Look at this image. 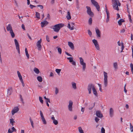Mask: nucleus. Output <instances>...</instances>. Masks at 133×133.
Segmentation results:
<instances>
[{"mask_svg":"<svg viewBox=\"0 0 133 133\" xmlns=\"http://www.w3.org/2000/svg\"><path fill=\"white\" fill-rule=\"evenodd\" d=\"M112 6L113 8L117 11L119 10L118 7V6L121 5V3L119 2L118 0H112Z\"/></svg>","mask_w":133,"mask_h":133,"instance_id":"obj_1","label":"nucleus"},{"mask_svg":"<svg viewBox=\"0 0 133 133\" xmlns=\"http://www.w3.org/2000/svg\"><path fill=\"white\" fill-rule=\"evenodd\" d=\"M64 24L63 23H59L54 25L53 28V29L54 31L58 32L61 28L63 27Z\"/></svg>","mask_w":133,"mask_h":133,"instance_id":"obj_2","label":"nucleus"},{"mask_svg":"<svg viewBox=\"0 0 133 133\" xmlns=\"http://www.w3.org/2000/svg\"><path fill=\"white\" fill-rule=\"evenodd\" d=\"M103 73L104 77V87H106L108 84L107 74L105 71H104Z\"/></svg>","mask_w":133,"mask_h":133,"instance_id":"obj_3","label":"nucleus"},{"mask_svg":"<svg viewBox=\"0 0 133 133\" xmlns=\"http://www.w3.org/2000/svg\"><path fill=\"white\" fill-rule=\"evenodd\" d=\"M86 8L87 9V12L88 14L90 16L92 17L94 16V14L91 11L90 7L88 6H86Z\"/></svg>","mask_w":133,"mask_h":133,"instance_id":"obj_4","label":"nucleus"},{"mask_svg":"<svg viewBox=\"0 0 133 133\" xmlns=\"http://www.w3.org/2000/svg\"><path fill=\"white\" fill-rule=\"evenodd\" d=\"M95 88L94 85L93 84H88V90L89 91V94L91 93V89L93 90Z\"/></svg>","mask_w":133,"mask_h":133,"instance_id":"obj_5","label":"nucleus"},{"mask_svg":"<svg viewBox=\"0 0 133 133\" xmlns=\"http://www.w3.org/2000/svg\"><path fill=\"white\" fill-rule=\"evenodd\" d=\"M14 42L16 49L17 50L18 53L19 54H20L19 46L18 44V41L16 39H15Z\"/></svg>","mask_w":133,"mask_h":133,"instance_id":"obj_6","label":"nucleus"},{"mask_svg":"<svg viewBox=\"0 0 133 133\" xmlns=\"http://www.w3.org/2000/svg\"><path fill=\"white\" fill-rule=\"evenodd\" d=\"M42 41V39L41 38L36 43V45L38 48V50H41L42 49V45H41Z\"/></svg>","mask_w":133,"mask_h":133,"instance_id":"obj_7","label":"nucleus"},{"mask_svg":"<svg viewBox=\"0 0 133 133\" xmlns=\"http://www.w3.org/2000/svg\"><path fill=\"white\" fill-rule=\"evenodd\" d=\"M73 102L71 101H70L69 102V104L68 105V108L69 110L71 111H72V105Z\"/></svg>","mask_w":133,"mask_h":133,"instance_id":"obj_8","label":"nucleus"},{"mask_svg":"<svg viewBox=\"0 0 133 133\" xmlns=\"http://www.w3.org/2000/svg\"><path fill=\"white\" fill-rule=\"evenodd\" d=\"M7 94L8 95H11L13 92V90L12 87L8 88L7 89Z\"/></svg>","mask_w":133,"mask_h":133,"instance_id":"obj_9","label":"nucleus"},{"mask_svg":"<svg viewBox=\"0 0 133 133\" xmlns=\"http://www.w3.org/2000/svg\"><path fill=\"white\" fill-rule=\"evenodd\" d=\"M19 108L17 107H15L11 111L12 114L14 115V114L18 112L19 110Z\"/></svg>","mask_w":133,"mask_h":133,"instance_id":"obj_10","label":"nucleus"},{"mask_svg":"<svg viewBox=\"0 0 133 133\" xmlns=\"http://www.w3.org/2000/svg\"><path fill=\"white\" fill-rule=\"evenodd\" d=\"M96 115L99 118H102L103 117V115L99 111H97L96 112Z\"/></svg>","mask_w":133,"mask_h":133,"instance_id":"obj_11","label":"nucleus"},{"mask_svg":"<svg viewBox=\"0 0 133 133\" xmlns=\"http://www.w3.org/2000/svg\"><path fill=\"white\" fill-rule=\"evenodd\" d=\"M68 45L72 50H74V47L73 44L70 42H68Z\"/></svg>","mask_w":133,"mask_h":133,"instance_id":"obj_12","label":"nucleus"},{"mask_svg":"<svg viewBox=\"0 0 133 133\" xmlns=\"http://www.w3.org/2000/svg\"><path fill=\"white\" fill-rule=\"evenodd\" d=\"M48 24V22L46 21H44L43 22H41V27L43 28L45 26L47 25Z\"/></svg>","mask_w":133,"mask_h":133,"instance_id":"obj_13","label":"nucleus"},{"mask_svg":"<svg viewBox=\"0 0 133 133\" xmlns=\"http://www.w3.org/2000/svg\"><path fill=\"white\" fill-rule=\"evenodd\" d=\"M109 115L111 117H112L114 115V110L112 108H110L109 110Z\"/></svg>","mask_w":133,"mask_h":133,"instance_id":"obj_14","label":"nucleus"},{"mask_svg":"<svg viewBox=\"0 0 133 133\" xmlns=\"http://www.w3.org/2000/svg\"><path fill=\"white\" fill-rule=\"evenodd\" d=\"M82 66V69L83 71H85L86 67V63L84 62L80 63Z\"/></svg>","mask_w":133,"mask_h":133,"instance_id":"obj_15","label":"nucleus"},{"mask_svg":"<svg viewBox=\"0 0 133 133\" xmlns=\"http://www.w3.org/2000/svg\"><path fill=\"white\" fill-rule=\"evenodd\" d=\"M96 32L97 37H101V32L98 29L96 30Z\"/></svg>","mask_w":133,"mask_h":133,"instance_id":"obj_16","label":"nucleus"},{"mask_svg":"<svg viewBox=\"0 0 133 133\" xmlns=\"http://www.w3.org/2000/svg\"><path fill=\"white\" fill-rule=\"evenodd\" d=\"M66 17L68 20H69L71 18V14L69 11H68L67 15L66 16Z\"/></svg>","mask_w":133,"mask_h":133,"instance_id":"obj_17","label":"nucleus"},{"mask_svg":"<svg viewBox=\"0 0 133 133\" xmlns=\"http://www.w3.org/2000/svg\"><path fill=\"white\" fill-rule=\"evenodd\" d=\"M6 29L8 31H10L12 30V28L11 25L10 24H9L6 27Z\"/></svg>","mask_w":133,"mask_h":133,"instance_id":"obj_18","label":"nucleus"},{"mask_svg":"<svg viewBox=\"0 0 133 133\" xmlns=\"http://www.w3.org/2000/svg\"><path fill=\"white\" fill-rule=\"evenodd\" d=\"M17 73L18 76L19 78V79L20 81H22L23 80L22 79V76L21 75L20 72H19V71H17Z\"/></svg>","mask_w":133,"mask_h":133,"instance_id":"obj_19","label":"nucleus"},{"mask_svg":"<svg viewBox=\"0 0 133 133\" xmlns=\"http://www.w3.org/2000/svg\"><path fill=\"white\" fill-rule=\"evenodd\" d=\"M94 6L96 8L98 11H99L100 10V6L98 3L94 5Z\"/></svg>","mask_w":133,"mask_h":133,"instance_id":"obj_20","label":"nucleus"},{"mask_svg":"<svg viewBox=\"0 0 133 133\" xmlns=\"http://www.w3.org/2000/svg\"><path fill=\"white\" fill-rule=\"evenodd\" d=\"M94 6L96 8L98 11H99L100 10V6L98 3L94 5Z\"/></svg>","mask_w":133,"mask_h":133,"instance_id":"obj_21","label":"nucleus"},{"mask_svg":"<svg viewBox=\"0 0 133 133\" xmlns=\"http://www.w3.org/2000/svg\"><path fill=\"white\" fill-rule=\"evenodd\" d=\"M71 84L72 88L74 89H77L76 84L74 82H72L71 83Z\"/></svg>","mask_w":133,"mask_h":133,"instance_id":"obj_22","label":"nucleus"},{"mask_svg":"<svg viewBox=\"0 0 133 133\" xmlns=\"http://www.w3.org/2000/svg\"><path fill=\"white\" fill-rule=\"evenodd\" d=\"M92 91L93 92V94L95 96L97 97L98 95L97 92V91L95 89V88L93 89Z\"/></svg>","mask_w":133,"mask_h":133,"instance_id":"obj_23","label":"nucleus"},{"mask_svg":"<svg viewBox=\"0 0 133 133\" xmlns=\"http://www.w3.org/2000/svg\"><path fill=\"white\" fill-rule=\"evenodd\" d=\"M34 71L37 74H38L39 73V71L38 69L37 68H34Z\"/></svg>","mask_w":133,"mask_h":133,"instance_id":"obj_24","label":"nucleus"},{"mask_svg":"<svg viewBox=\"0 0 133 133\" xmlns=\"http://www.w3.org/2000/svg\"><path fill=\"white\" fill-rule=\"evenodd\" d=\"M10 33L12 38H13L15 37V34L13 30L10 31Z\"/></svg>","mask_w":133,"mask_h":133,"instance_id":"obj_25","label":"nucleus"},{"mask_svg":"<svg viewBox=\"0 0 133 133\" xmlns=\"http://www.w3.org/2000/svg\"><path fill=\"white\" fill-rule=\"evenodd\" d=\"M125 21L123 19H120L118 21V23L119 25H122V23L124 22Z\"/></svg>","mask_w":133,"mask_h":133,"instance_id":"obj_26","label":"nucleus"},{"mask_svg":"<svg viewBox=\"0 0 133 133\" xmlns=\"http://www.w3.org/2000/svg\"><path fill=\"white\" fill-rule=\"evenodd\" d=\"M25 54H26V56H27L28 59H29V55L28 54V51H27V50L26 48H25Z\"/></svg>","mask_w":133,"mask_h":133,"instance_id":"obj_27","label":"nucleus"},{"mask_svg":"<svg viewBox=\"0 0 133 133\" xmlns=\"http://www.w3.org/2000/svg\"><path fill=\"white\" fill-rule=\"evenodd\" d=\"M36 18L39 19L40 18V14L38 12H36Z\"/></svg>","mask_w":133,"mask_h":133,"instance_id":"obj_28","label":"nucleus"},{"mask_svg":"<svg viewBox=\"0 0 133 133\" xmlns=\"http://www.w3.org/2000/svg\"><path fill=\"white\" fill-rule=\"evenodd\" d=\"M38 80L39 82H42V78L41 77L38 76L37 77Z\"/></svg>","mask_w":133,"mask_h":133,"instance_id":"obj_29","label":"nucleus"},{"mask_svg":"<svg viewBox=\"0 0 133 133\" xmlns=\"http://www.w3.org/2000/svg\"><path fill=\"white\" fill-rule=\"evenodd\" d=\"M29 119H30L32 127L33 128H34V126L33 121L32 120V119L31 118V117Z\"/></svg>","mask_w":133,"mask_h":133,"instance_id":"obj_30","label":"nucleus"},{"mask_svg":"<svg viewBox=\"0 0 133 133\" xmlns=\"http://www.w3.org/2000/svg\"><path fill=\"white\" fill-rule=\"evenodd\" d=\"M78 129L80 133H84L81 127H79L78 128Z\"/></svg>","mask_w":133,"mask_h":133,"instance_id":"obj_31","label":"nucleus"},{"mask_svg":"<svg viewBox=\"0 0 133 133\" xmlns=\"http://www.w3.org/2000/svg\"><path fill=\"white\" fill-rule=\"evenodd\" d=\"M92 4L94 5L96 4L97 2L95 0H91Z\"/></svg>","mask_w":133,"mask_h":133,"instance_id":"obj_32","label":"nucleus"},{"mask_svg":"<svg viewBox=\"0 0 133 133\" xmlns=\"http://www.w3.org/2000/svg\"><path fill=\"white\" fill-rule=\"evenodd\" d=\"M67 59L69 60V61L70 62H72L73 61V58L72 57H67Z\"/></svg>","mask_w":133,"mask_h":133,"instance_id":"obj_33","label":"nucleus"},{"mask_svg":"<svg viewBox=\"0 0 133 133\" xmlns=\"http://www.w3.org/2000/svg\"><path fill=\"white\" fill-rule=\"evenodd\" d=\"M114 67L115 69H117V62H115L114 63Z\"/></svg>","mask_w":133,"mask_h":133,"instance_id":"obj_34","label":"nucleus"},{"mask_svg":"<svg viewBox=\"0 0 133 133\" xmlns=\"http://www.w3.org/2000/svg\"><path fill=\"white\" fill-rule=\"evenodd\" d=\"M92 19L90 17L89 20V25H91L92 24Z\"/></svg>","mask_w":133,"mask_h":133,"instance_id":"obj_35","label":"nucleus"},{"mask_svg":"<svg viewBox=\"0 0 133 133\" xmlns=\"http://www.w3.org/2000/svg\"><path fill=\"white\" fill-rule=\"evenodd\" d=\"M40 116L41 118V119H43V118H44V116L43 115V114L42 111H40Z\"/></svg>","mask_w":133,"mask_h":133,"instance_id":"obj_36","label":"nucleus"},{"mask_svg":"<svg viewBox=\"0 0 133 133\" xmlns=\"http://www.w3.org/2000/svg\"><path fill=\"white\" fill-rule=\"evenodd\" d=\"M39 100L40 102L42 104H43V101L42 99V98L41 97L39 96Z\"/></svg>","mask_w":133,"mask_h":133,"instance_id":"obj_37","label":"nucleus"},{"mask_svg":"<svg viewBox=\"0 0 133 133\" xmlns=\"http://www.w3.org/2000/svg\"><path fill=\"white\" fill-rule=\"evenodd\" d=\"M92 42L94 43V45L97 44L98 43L97 41L94 39L92 40Z\"/></svg>","mask_w":133,"mask_h":133,"instance_id":"obj_38","label":"nucleus"},{"mask_svg":"<svg viewBox=\"0 0 133 133\" xmlns=\"http://www.w3.org/2000/svg\"><path fill=\"white\" fill-rule=\"evenodd\" d=\"M57 50H58V52L59 53V54H61L62 53V49H61V48H58Z\"/></svg>","mask_w":133,"mask_h":133,"instance_id":"obj_39","label":"nucleus"},{"mask_svg":"<svg viewBox=\"0 0 133 133\" xmlns=\"http://www.w3.org/2000/svg\"><path fill=\"white\" fill-rule=\"evenodd\" d=\"M95 45L97 50H98L99 49V48L98 43L97 44Z\"/></svg>","mask_w":133,"mask_h":133,"instance_id":"obj_40","label":"nucleus"},{"mask_svg":"<svg viewBox=\"0 0 133 133\" xmlns=\"http://www.w3.org/2000/svg\"><path fill=\"white\" fill-rule=\"evenodd\" d=\"M19 96H20V99L21 101H22V102L23 103V104H24V103L23 102V98H22V95H19Z\"/></svg>","mask_w":133,"mask_h":133,"instance_id":"obj_41","label":"nucleus"},{"mask_svg":"<svg viewBox=\"0 0 133 133\" xmlns=\"http://www.w3.org/2000/svg\"><path fill=\"white\" fill-rule=\"evenodd\" d=\"M61 71V69H56V71L58 74L60 73Z\"/></svg>","mask_w":133,"mask_h":133,"instance_id":"obj_42","label":"nucleus"},{"mask_svg":"<svg viewBox=\"0 0 133 133\" xmlns=\"http://www.w3.org/2000/svg\"><path fill=\"white\" fill-rule=\"evenodd\" d=\"M53 123L55 125H56L58 124V121L55 119L53 121Z\"/></svg>","mask_w":133,"mask_h":133,"instance_id":"obj_43","label":"nucleus"},{"mask_svg":"<svg viewBox=\"0 0 133 133\" xmlns=\"http://www.w3.org/2000/svg\"><path fill=\"white\" fill-rule=\"evenodd\" d=\"M101 133H105V130L103 127H102L101 129Z\"/></svg>","mask_w":133,"mask_h":133,"instance_id":"obj_44","label":"nucleus"},{"mask_svg":"<svg viewBox=\"0 0 133 133\" xmlns=\"http://www.w3.org/2000/svg\"><path fill=\"white\" fill-rule=\"evenodd\" d=\"M80 59V63L84 62V60L81 57H80L79 58Z\"/></svg>","mask_w":133,"mask_h":133,"instance_id":"obj_45","label":"nucleus"},{"mask_svg":"<svg viewBox=\"0 0 133 133\" xmlns=\"http://www.w3.org/2000/svg\"><path fill=\"white\" fill-rule=\"evenodd\" d=\"M124 48V47L123 45V43H122V47H121V52H122Z\"/></svg>","mask_w":133,"mask_h":133,"instance_id":"obj_46","label":"nucleus"},{"mask_svg":"<svg viewBox=\"0 0 133 133\" xmlns=\"http://www.w3.org/2000/svg\"><path fill=\"white\" fill-rule=\"evenodd\" d=\"M130 129L131 131H133V126L132 125L131 123H130Z\"/></svg>","mask_w":133,"mask_h":133,"instance_id":"obj_47","label":"nucleus"},{"mask_svg":"<svg viewBox=\"0 0 133 133\" xmlns=\"http://www.w3.org/2000/svg\"><path fill=\"white\" fill-rule=\"evenodd\" d=\"M10 123H14L15 122L13 119L11 118L10 119Z\"/></svg>","mask_w":133,"mask_h":133,"instance_id":"obj_48","label":"nucleus"},{"mask_svg":"<svg viewBox=\"0 0 133 133\" xmlns=\"http://www.w3.org/2000/svg\"><path fill=\"white\" fill-rule=\"evenodd\" d=\"M42 119L44 124H46V122L45 118H43V119Z\"/></svg>","mask_w":133,"mask_h":133,"instance_id":"obj_49","label":"nucleus"},{"mask_svg":"<svg viewBox=\"0 0 133 133\" xmlns=\"http://www.w3.org/2000/svg\"><path fill=\"white\" fill-rule=\"evenodd\" d=\"M12 131L13 132H16V129L14 128V127H13L11 129Z\"/></svg>","mask_w":133,"mask_h":133,"instance_id":"obj_50","label":"nucleus"},{"mask_svg":"<svg viewBox=\"0 0 133 133\" xmlns=\"http://www.w3.org/2000/svg\"><path fill=\"white\" fill-rule=\"evenodd\" d=\"M58 92V90L57 88H55V93L56 94H57Z\"/></svg>","mask_w":133,"mask_h":133,"instance_id":"obj_51","label":"nucleus"},{"mask_svg":"<svg viewBox=\"0 0 133 133\" xmlns=\"http://www.w3.org/2000/svg\"><path fill=\"white\" fill-rule=\"evenodd\" d=\"M128 17L129 18V19L130 22H132V19H131V16L130 15H128Z\"/></svg>","mask_w":133,"mask_h":133,"instance_id":"obj_52","label":"nucleus"},{"mask_svg":"<svg viewBox=\"0 0 133 133\" xmlns=\"http://www.w3.org/2000/svg\"><path fill=\"white\" fill-rule=\"evenodd\" d=\"M95 120L96 122H98L99 119L97 117H96L95 118Z\"/></svg>","mask_w":133,"mask_h":133,"instance_id":"obj_53","label":"nucleus"},{"mask_svg":"<svg viewBox=\"0 0 133 133\" xmlns=\"http://www.w3.org/2000/svg\"><path fill=\"white\" fill-rule=\"evenodd\" d=\"M94 105L91 107H89V110H92L93 108V107H94V106L95 105V103H94Z\"/></svg>","mask_w":133,"mask_h":133,"instance_id":"obj_54","label":"nucleus"},{"mask_svg":"<svg viewBox=\"0 0 133 133\" xmlns=\"http://www.w3.org/2000/svg\"><path fill=\"white\" fill-rule=\"evenodd\" d=\"M46 40L48 42H49L50 41V39H49V38L48 35L46 36Z\"/></svg>","mask_w":133,"mask_h":133,"instance_id":"obj_55","label":"nucleus"},{"mask_svg":"<svg viewBox=\"0 0 133 133\" xmlns=\"http://www.w3.org/2000/svg\"><path fill=\"white\" fill-rule=\"evenodd\" d=\"M88 34L90 35L91 36L92 35V32H91V31L89 30H88Z\"/></svg>","mask_w":133,"mask_h":133,"instance_id":"obj_56","label":"nucleus"},{"mask_svg":"<svg viewBox=\"0 0 133 133\" xmlns=\"http://www.w3.org/2000/svg\"><path fill=\"white\" fill-rule=\"evenodd\" d=\"M30 8L31 9H32L34 7H36V6H35V5H32L31 4H30Z\"/></svg>","mask_w":133,"mask_h":133,"instance_id":"obj_57","label":"nucleus"},{"mask_svg":"<svg viewBox=\"0 0 133 133\" xmlns=\"http://www.w3.org/2000/svg\"><path fill=\"white\" fill-rule=\"evenodd\" d=\"M98 86L99 87V90L101 91H102V89L101 88V85L100 84H98Z\"/></svg>","mask_w":133,"mask_h":133,"instance_id":"obj_58","label":"nucleus"},{"mask_svg":"<svg viewBox=\"0 0 133 133\" xmlns=\"http://www.w3.org/2000/svg\"><path fill=\"white\" fill-rule=\"evenodd\" d=\"M38 7H40V8L42 9L43 8V6L42 5H38L37 6Z\"/></svg>","mask_w":133,"mask_h":133,"instance_id":"obj_59","label":"nucleus"},{"mask_svg":"<svg viewBox=\"0 0 133 133\" xmlns=\"http://www.w3.org/2000/svg\"><path fill=\"white\" fill-rule=\"evenodd\" d=\"M110 17H107L106 19V22L108 23Z\"/></svg>","mask_w":133,"mask_h":133,"instance_id":"obj_60","label":"nucleus"},{"mask_svg":"<svg viewBox=\"0 0 133 133\" xmlns=\"http://www.w3.org/2000/svg\"><path fill=\"white\" fill-rule=\"evenodd\" d=\"M13 132V131L10 130V129H8V133H12Z\"/></svg>","mask_w":133,"mask_h":133,"instance_id":"obj_61","label":"nucleus"},{"mask_svg":"<svg viewBox=\"0 0 133 133\" xmlns=\"http://www.w3.org/2000/svg\"><path fill=\"white\" fill-rule=\"evenodd\" d=\"M46 102L50 103V99L49 98H48L47 99H46Z\"/></svg>","mask_w":133,"mask_h":133,"instance_id":"obj_62","label":"nucleus"},{"mask_svg":"<svg viewBox=\"0 0 133 133\" xmlns=\"http://www.w3.org/2000/svg\"><path fill=\"white\" fill-rule=\"evenodd\" d=\"M107 17H110V13L109 12H107Z\"/></svg>","mask_w":133,"mask_h":133,"instance_id":"obj_63","label":"nucleus"},{"mask_svg":"<svg viewBox=\"0 0 133 133\" xmlns=\"http://www.w3.org/2000/svg\"><path fill=\"white\" fill-rule=\"evenodd\" d=\"M21 27H22V28L24 30H25V27L24 25L23 24H22V25Z\"/></svg>","mask_w":133,"mask_h":133,"instance_id":"obj_64","label":"nucleus"}]
</instances>
